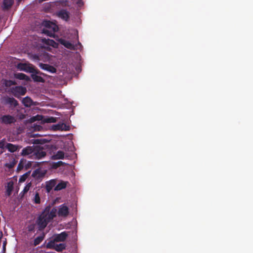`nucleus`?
<instances>
[{"instance_id":"12","label":"nucleus","mask_w":253,"mask_h":253,"mask_svg":"<svg viewBox=\"0 0 253 253\" xmlns=\"http://www.w3.org/2000/svg\"><path fill=\"white\" fill-rule=\"evenodd\" d=\"M34 147L35 146H28L25 148H24L20 153L21 155L24 157L28 156L30 154L33 155V153L34 152Z\"/></svg>"},{"instance_id":"21","label":"nucleus","mask_w":253,"mask_h":253,"mask_svg":"<svg viewBox=\"0 0 253 253\" xmlns=\"http://www.w3.org/2000/svg\"><path fill=\"white\" fill-rule=\"evenodd\" d=\"M68 183V182L61 181L55 187V188L54 189V191H60V190H62L63 189H65L66 187L67 184Z\"/></svg>"},{"instance_id":"41","label":"nucleus","mask_w":253,"mask_h":253,"mask_svg":"<svg viewBox=\"0 0 253 253\" xmlns=\"http://www.w3.org/2000/svg\"><path fill=\"white\" fill-rule=\"evenodd\" d=\"M29 231H32V228L29 229Z\"/></svg>"},{"instance_id":"15","label":"nucleus","mask_w":253,"mask_h":253,"mask_svg":"<svg viewBox=\"0 0 253 253\" xmlns=\"http://www.w3.org/2000/svg\"><path fill=\"white\" fill-rule=\"evenodd\" d=\"M43 25L44 26V28L43 29L51 30L54 29H58V27L57 25L49 21H44Z\"/></svg>"},{"instance_id":"2","label":"nucleus","mask_w":253,"mask_h":253,"mask_svg":"<svg viewBox=\"0 0 253 253\" xmlns=\"http://www.w3.org/2000/svg\"><path fill=\"white\" fill-rule=\"evenodd\" d=\"M17 67L20 71L44 75L43 73H41L40 71L35 68L34 66L30 63H19L17 64Z\"/></svg>"},{"instance_id":"39","label":"nucleus","mask_w":253,"mask_h":253,"mask_svg":"<svg viewBox=\"0 0 253 253\" xmlns=\"http://www.w3.org/2000/svg\"><path fill=\"white\" fill-rule=\"evenodd\" d=\"M49 42L51 43H55L54 41L52 40H49Z\"/></svg>"},{"instance_id":"31","label":"nucleus","mask_w":253,"mask_h":253,"mask_svg":"<svg viewBox=\"0 0 253 253\" xmlns=\"http://www.w3.org/2000/svg\"><path fill=\"white\" fill-rule=\"evenodd\" d=\"M43 122L47 123H55L56 122V118L53 117H49L44 119Z\"/></svg>"},{"instance_id":"22","label":"nucleus","mask_w":253,"mask_h":253,"mask_svg":"<svg viewBox=\"0 0 253 253\" xmlns=\"http://www.w3.org/2000/svg\"><path fill=\"white\" fill-rule=\"evenodd\" d=\"M64 152L62 151L59 150L57 153L52 156V160L63 159L64 158Z\"/></svg>"},{"instance_id":"9","label":"nucleus","mask_w":253,"mask_h":253,"mask_svg":"<svg viewBox=\"0 0 253 253\" xmlns=\"http://www.w3.org/2000/svg\"><path fill=\"white\" fill-rule=\"evenodd\" d=\"M39 67L44 70L51 73H55L56 72V69L53 66L47 64H43L42 63H39Z\"/></svg>"},{"instance_id":"14","label":"nucleus","mask_w":253,"mask_h":253,"mask_svg":"<svg viewBox=\"0 0 253 253\" xmlns=\"http://www.w3.org/2000/svg\"><path fill=\"white\" fill-rule=\"evenodd\" d=\"M22 146L14 145L12 143H7L6 145V148L8 149V150L11 153H14L19 150Z\"/></svg>"},{"instance_id":"36","label":"nucleus","mask_w":253,"mask_h":253,"mask_svg":"<svg viewBox=\"0 0 253 253\" xmlns=\"http://www.w3.org/2000/svg\"><path fill=\"white\" fill-rule=\"evenodd\" d=\"M32 59L35 62H39V61H40V57L39 56V55L36 54L32 55Z\"/></svg>"},{"instance_id":"18","label":"nucleus","mask_w":253,"mask_h":253,"mask_svg":"<svg viewBox=\"0 0 253 253\" xmlns=\"http://www.w3.org/2000/svg\"><path fill=\"white\" fill-rule=\"evenodd\" d=\"M56 180L55 179H52L46 184V190L47 192H49L54 187L56 186Z\"/></svg>"},{"instance_id":"7","label":"nucleus","mask_w":253,"mask_h":253,"mask_svg":"<svg viewBox=\"0 0 253 253\" xmlns=\"http://www.w3.org/2000/svg\"><path fill=\"white\" fill-rule=\"evenodd\" d=\"M46 172V170H42L40 168H39L33 171L32 176L35 179L39 180L44 176Z\"/></svg>"},{"instance_id":"24","label":"nucleus","mask_w":253,"mask_h":253,"mask_svg":"<svg viewBox=\"0 0 253 253\" xmlns=\"http://www.w3.org/2000/svg\"><path fill=\"white\" fill-rule=\"evenodd\" d=\"M22 103L26 107H30L33 104V101L29 97H26L22 100Z\"/></svg>"},{"instance_id":"17","label":"nucleus","mask_w":253,"mask_h":253,"mask_svg":"<svg viewBox=\"0 0 253 253\" xmlns=\"http://www.w3.org/2000/svg\"><path fill=\"white\" fill-rule=\"evenodd\" d=\"M60 42L61 44L64 45L67 48H68L71 50L75 49L74 45L70 42L66 41L65 40L61 39L60 40Z\"/></svg>"},{"instance_id":"25","label":"nucleus","mask_w":253,"mask_h":253,"mask_svg":"<svg viewBox=\"0 0 253 253\" xmlns=\"http://www.w3.org/2000/svg\"><path fill=\"white\" fill-rule=\"evenodd\" d=\"M45 237L44 233H42V235L36 237L34 241V245L35 246H36L39 245L44 239Z\"/></svg>"},{"instance_id":"38","label":"nucleus","mask_w":253,"mask_h":253,"mask_svg":"<svg viewBox=\"0 0 253 253\" xmlns=\"http://www.w3.org/2000/svg\"><path fill=\"white\" fill-rule=\"evenodd\" d=\"M6 240L3 242V249L4 250H5V246H6Z\"/></svg>"},{"instance_id":"26","label":"nucleus","mask_w":253,"mask_h":253,"mask_svg":"<svg viewBox=\"0 0 253 253\" xmlns=\"http://www.w3.org/2000/svg\"><path fill=\"white\" fill-rule=\"evenodd\" d=\"M36 74H32L31 77L33 80L35 82L43 83L44 82V80L42 77L38 76Z\"/></svg>"},{"instance_id":"13","label":"nucleus","mask_w":253,"mask_h":253,"mask_svg":"<svg viewBox=\"0 0 253 253\" xmlns=\"http://www.w3.org/2000/svg\"><path fill=\"white\" fill-rule=\"evenodd\" d=\"M57 15L59 17L62 19L68 21L69 19V12L65 9H61L58 11Z\"/></svg>"},{"instance_id":"4","label":"nucleus","mask_w":253,"mask_h":253,"mask_svg":"<svg viewBox=\"0 0 253 253\" xmlns=\"http://www.w3.org/2000/svg\"><path fill=\"white\" fill-rule=\"evenodd\" d=\"M2 102L3 104L8 105L9 108H14L18 105V102L15 98L8 96L3 97L2 99Z\"/></svg>"},{"instance_id":"34","label":"nucleus","mask_w":253,"mask_h":253,"mask_svg":"<svg viewBox=\"0 0 253 253\" xmlns=\"http://www.w3.org/2000/svg\"><path fill=\"white\" fill-rule=\"evenodd\" d=\"M64 163L62 161H58L53 164L52 167L54 169H57L63 165Z\"/></svg>"},{"instance_id":"3","label":"nucleus","mask_w":253,"mask_h":253,"mask_svg":"<svg viewBox=\"0 0 253 253\" xmlns=\"http://www.w3.org/2000/svg\"><path fill=\"white\" fill-rule=\"evenodd\" d=\"M26 91V88L22 86H16L10 88L11 93L17 98H19L20 96L24 95Z\"/></svg>"},{"instance_id":"29","label":"nucleus","mask_w":253,"mask_h":253,"mask_svg":"<svg viewBox=\"0 0 253 253\" xmlns=\"http://www.w3.org/2000/svg\"><path fill=\"white\" fill-rule=\"evenodd\" d=\"M55 242H56V241H54V238L53 239V240L50 241L49 242H48L47 243V244H46V248L47 249H54V248L55 247Z\"/></svg>"},{"instance_id":"32","label":"nucleus","mask_w":253,"mask_h":253,"mask_svg":"<svg viewBox=\"0 0 253 253\" xmlns=\"http://www.w3.org/2000/svg\"><path fill=\"white\" fill-rule=\"evenodd\" d=\"M30 173V172L28 171V172L25 173V174H24L23 175H22L19 179V182H24L26 180V179L29 176Z\"/></svg>"},{"instance_id":"10","label":"nucleus","mask_w":253,"mask_h":253,"mask_svg":"<svg viewBox=\"0 0 253 253\" xmlns=\"http://www.w3.org/2000/svg\"><path fill=\"white\" fill-rule=\"evenodd\" d=\"M69 214V208L63 204L59 207L58 211V214L59 216H67Z\"/></svg>"},{"instance_id":"19","label":"nucleus","mask_w":253,"mask_h":253,"mask_svg":"<svg viewBox=\"0 0 253 253\" xmlns=\"http://www.w3.org/2000/svg\"><path fill=\"white\" fill-rule=\"evenodd\" d=\"M14 77L16 79L20 80H25L27 81L30 80V78L28 76L22 73H15L14 74Z\"/></svg>"},{"instance_id":"11","label":"nucleus","mask_w":253,"mask_h":253,"mask_svg":"<svg viewBox=\"0 0 253 253\" xmlns=\"http://www.w3.org/2000/svg\"><path fill=\"white\" fill-rule=\"evenodd\" d=\"M68 236V234L65 231L62 232L60 234H55L53 236L54 241L56 242L64 241Z\"/></svg>"},{"instance_id":"23","label":"nucleus","mask_w":253,"mask_h":253,"mask_svg":"<svg viewBox=\"0 0 253 253\" xmlns=\"http://www.w3.org/2000/svg\"><path fill=\"white\" fill-rule=\"evenodd\" d=\"M14 2V0H4L3 1V9H8L10 8L12 5H13Z\"/></svg>"},{"instance_id":"28","label":"nucleus","mask_w":253,"mask_h":253,"mask_svg":"<svg viewBox=\"0 0 253 253\" xmlns=\"http://www.w3.org/2000/svg\"><path fill=\"white\" fill-rule=\"evenodd\" d=\"M32 186L31 182H29L26 184V185L24 188L23 191L21 192L20 194H22V196H24L26 193L28 192V191L30 190V188Z\"/></svg>"},{"instance_id":"8","label":"nucleus","mask_w":253,"mask_h":253,"mask_svg":"<svg viewBox=\"0 0 253 253\" xmlns=\"http://www.w3.org/2000/svg\"><path fill=\"white\" fill-rule=\"evenodd\" d=\"M52 130L54 131L56 130H61V131H68L70 129V126H67L65 124L62 123H58L56 125H53L52 126Z\"/></svg>"},{"instance_id":"1","label":"nucleus","mask_w":253,"mask_h":253,"mask_svg":"<svg viewBox=\"0 0 253 253\" xmlns=\"http://www.w3.org/2000/svg\"><path fill=\"white\" fill-rule=\"evenodd\" d=\"M56 214L57 210L56 208H53L51 209L50 206H47L39 215L36 220V224L38 226L39 230L42 231L47 224L56 217Z\"/></svg>"},{"instance_id":"30","label":"nucleus","mask_w":253,"mask_h":253,"mask_svg":"<svg viewBox=\"0 0 253 253\" xmlns=\"http://www.w3.org/2000/svg\"><path fill=\"white\" fill-rule=\"evenodd\" d=\"M26 162H27V161L26 160L23 159H21L20 160L18 165L17 170H20L22 169H23V168L25 166V165L26 163Z\"/></svg>"},{"instance_id":"37","label":"nucleus","mask_w":253,"mask_h":253,"mask_svg":"<svg viewBox=\"0 0 253 253\" xmlns=\"http://www.w3.org/2000/svg\"><path fill=\"white\" fill-rule=\"evenodd\" d=\"M31 165H32V164H31V162H28L27 164H25V166L26 169H28L30 167H31Z\"/></svg>"},{"instance_id":"5","label":"nucleus","mask_w":253,"mask_h":253,"mask_svg":"<svg viewBox=\"0 0 253 253\" xmlns=\"http://www.w3.org/2000/svg\"><path fill=\"white\" fill-rule=\"evenodd\" d=\"M16 122L15 118L10 115H2L0 117V122L5 125H10Z\"/></svg>"},{"instance_id":"33","label":"nucleus","mask_w":253,"mask_h":253,"mask_svg":"<svg viewBox=\"0 0 253 253\" xmlns=\"http://www.w3.org/2000/svg\"><path fill=\"white\" fill-rule=\"evenodd\" d=\"M34 201L36 204H40L41 202V199L38 192H37L35 194Z\"/></svg>"},{"instance_id":"16","label":"nucleus","mask_w":253,"mask_h":253,"mask_svg":"<svg viewBox=\"0 0 253 253\" xmlns=\"http://www.w3.org/2000/svg\"><path fill=\"white\" fill-rule=\"evenodd\" d=\"M1 83L2 84L3 86H4L6 87H9L12 85L17 84V83L14 81L4 79L1 80Z\"/></svg>"},{"instance_id":"27","label":"nucleus","mask_w":253,"mask_h":253,"mask_svg":"<svg viewBox=\"0 0 253 253\" xmlns=\"http://www.w3.org/2000/svg\"><path fill=\"white\" fill-rule=\"evenodd\" d=\"M66 248V245L63 243H61L58 245H56L54 250L57 252H61Z\"/></svg>"},{"instance_id":"6","label":"nucleus","mask_w":253,"mask_h":253,"mask_svg":"<svg viewBox=\"0 0 253 253\" xmlns=\"http://www.w3.org/2000/svg\"><path fill=\"white\" fill-rule=\"evenodd\" d=\"M46 152L43 151L42 148L39 146H35L34 152L33 153V156L35 158L40 159L46 156Z\"/></svg>"},{"instance_id":"42","label":"nucleus","mask_w":253,"mask_h":253,"mask_svg":"<svg viewBox=\"0 0 253 253\" xmlns=\"http://www.w3.org/2000/svg\"><path fill=\"white\" fill-rule=\"evenodd\" d=\"M22 0H18V2H20L21 1H22Z\"/></svg>"},{"instance_id":"35","label":"nucleus","mask_w":253,"mask_h":253,"mask_svg":"<svg viewBox=\"0 0 253 253\" xmlns=\"http://www.w3.org/2000/svg\"><path fill=\"white\" fill-rule=\"evenodd\" d=\"M6 141L5 139H2L0 141V148L3 149L5 147L6 148Z\"/></svg>"},{"instance_id":"40","label":"nucleus","mask_w":253,"mask_h":253,"mask_svg":"<svg viewBox=\"0 0 253 253\" xmlns=\"http://www.w3.org/2000/svg\"><path fill=\"white\" fill-rule=\"evenodd\" d=\"M7 167H8V168H11L13 167V165H11V164H10V165H9V166H7Z\"/></svg>"},{"instance_id":"20","label":"nucleus","mask_w":253,"mask_h":253,"mask_svg":"<svg viewBox=\"0 0 253 253\" xmlns=\"http://www.w3.org/2000/svg\"><path fill=\"white\" fill-rule=\"evenodd\" d=\"M58 30V29H54L51 30L43 29L42 33L50 37H54L55 33Z\"/></svg>"}]
</instances>
